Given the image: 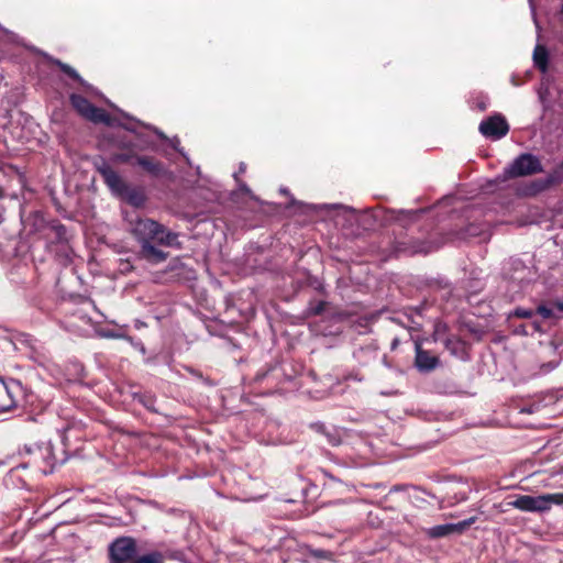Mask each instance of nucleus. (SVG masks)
<instances>
[{
  "label": "nucleus",
  "mask_w": 563,
  "mask_h": 563,
  "mask_svg": "<svg viewBox=\"0 0 563 563\" xmlns=\"http://www.w3.org/2000/svg\"><path fill=\"white\" fill-rule=\"evenodd\" d=\"M130 224L133 235L142 245L147 242L170 245L176 239L175 234L166 232L164 227L151 219H137L134 222L131 221Z\"/></svg>",
  "instance_id": "nucleus-1"
},
{
  "label": "nucleus",
  "mask_w": 563,
  "mask_h": 563,
  "mask_svg": "<svg viewBox=\"0 0 563 563\" xmlns=\"http://www.w3.org/2000/svg\"><path fill=\"white\" fill-rule=\"evenodd\" d=\"M509 505L521 511L542 512L550 510L553 505H563V493L520 495L509 501Z\"/></svg>",
  "instance_id": "nucleus-2"
},
{
  "label": "nucleus",
  "mask_w": 563,
  "mask_h": 563,
  "mask_svg": "<svg viewBox=\"0 0 563 563\" xmlns=\"http://www.w3.org/2000/svg\"><path fill=\"white\" fill-rule=\"evenodd\" d=\"M71 104L86 119L95 123L112 124L110 117L101 109L92 106L87 99L78 95H71Z\"/></svg>",
  "instance_id": "nucleus-3"
},
{
  "label": "nucleus",
  "mask_w": 563,
  "mask_h": 563,
  "mask_svg": "<svg viewBox=\"0 0 563 563\" xmlns=\"http://www.w3.org/2000/svg\"><path fill=\"white\" fill-rule=\"evenodd\" d=\"M135 552V541L129 537L119 538L110 545V558L112 563L128 562L134 556Z\"/></svg>",
  "instance_id": "nucleus-4"
},
{
  "label": "nucleus",
  "mask_w": 563,
  "mask_h": 563,
  "mask_svg": "<svg viewBox=\"0 0 563 563\" xmlns=\"http://www.w3.org/2000/svg\"><path fill=\"white\" fill-rule=\"evenodd\" d=\"M21 394V385L15 380H3L0 377V413L8 412L16 406V396Z\"/></svg>",
  "instance_id": "nucleus-5"
},
{
  "label": "nucleus",
  "mask_w": 563,
  "mask_h": 563,
  "mask_svg": "<svg viewBox=\"0 0 563 563\" xmlns=\"http://www.w3.org/2000/svg\"><path fill=\"white\" fill-rule=\"evenodd\" d=\"M541 170L539 159L530 154L519 156L507 169L509 176H526Z\"/></svg>",
  "instance_id": "nucleus-6"
},
{
  "label": "nucleus",
  "mask_w": 563,
  "mask_h": 563,
  "mask_svg": "<svg viewBox=\"0 0 563 563\" xmlns=\"http://www.w3.org/2000/svg\"><path fill=\"white\" fill-rule=\"evenodd\" d=\"M509 126L501 115H494L479 124L481 133L494 140H498L507 134Z\"/></svg>",
  "instance_id": "nucleus-7"
},
{
  "label": "nucleus",
  "mask_w": 563,
  "mask_h": 563,
  "mask_svg": "<svg viewBox=\"0 0 563 563\" xmlns=\"http://www.w3.org/2000/svg\"><path fill=\"white\" fill-rule=\"evenodd\" d=\"M97 169L111 191L117 196H123L126 185L121 177L104 162L98 164Z\"/></svg>",
  "instance_id": "nucleus-8"
},
{
  "label": "nucleus",
  "mask_w": 563,
  "mask_h": 563,
  "mask_svg": "<svg viewBox=\"0 0 563 563\" xmlns=\"http://www.w3.org/2000/svg\"><path fill=\"white\" fill-rule=\"evenodd\" d=\"M475 522V518L472 517L470 519L456 522V523H445L431 527L427 530V534L431 538H442L453 533H462L465 529H467L471 525Z\"/></svg>",
  "instance_id": "nucleus-9"
},
{
  "label": "nucleus",
  "mask_w": 563,
  "mask_h": 563,
  "mask_svg": "<svg viewBox=\"0 0 563 563\" xmlns=\"http://www.w3.org/2000/svg\"><path fill=\"white\" fill-rule=\"evenodd\" d=\"M439 364L438 357L422 350L419 344L416 345V366L421 372L434 369Z\"/></svg>",
  "instance_id": "nucleus-10"
},
{
  "label": "nucleus",
  "mask_w": 563,
  "mask_h": 563,
  "mask_svg": "<svg viewBox=\"0 0 563 563\" xmlns=\"http://www.w3.org/2000/svg\"><path fill=\"white\" fill-rule=\"evenodd\" d=\"M142 254L146 260L154 263L163 262L166 258L165 253L153 246L151 242L142 245Z\"/></svg>",
  "instance_id": "nucleus-11"
},
{
  "label": "nucleus",
  "mask_w": 563,
  "mask_h": 563,
  "mask_svg": "<svg viewBox=\"0 0 563 563\" xmlns=\"http://www.w3.org/2000/svg\"><path fill=\"white\" fill-rule=\"evenodd\" d=\"M533 62L541 71H545L548 67V52L542 45H537L533 51Z\"/></svg>",
  "instance_id": "nucleus-12"
},
{
  "label": "nucleus",
  "mask_w": 563,
  "mask_h": 563,
  "mask_svg": "<svg viewBox=\"0 0 563 563\" xmlns=\"http://www.w3.org/2000/svg\"><path fill=\"white\" fill-rule=\"evenodd\" d=\"M121 197L134 207H142L145 202V196L143 192L135 189H129L128 187L126 191Z\"/></svg>",
  "instance_id": "nucleus-13"
},
{
  "label": "nucleus",
  "mask_w": 563,
  "mask_h": 563,
  "mask_svg": "<svg viewBox=\"0 0 563 563\" xmlns=\"http://www.w3.org/2000/svg\"><path fill=\"white\" fill-rule=\"evenodd\" d=\"M133 563H163V555L159 552H151L137 558Z\"/></svg>",
  "instance_id": "nucleus-14"
},
{
  "label": "nucleus",
  "mask_w": 563,
  "mask_h": 563,
  "mask_svg": "<svg viewBox=\"0 0 563 563\" xmlns=\"http://www.w3.org/2000/svg\"><path fill=\"white\" fill-rule=\"evenodd\" d=\"M137 163L140 166H142L144 169H146L147 172H150L152 174H158L161 172V166L150 158H146V157L139 158Z\"/></svg>",
  "instance_id": "nucleus-15"
},
{
  "label": "nucleus",
  "mask_w": 563,
  "mask_h": 563,
  "mask_svg": "<svg viewBox=\"0 0 563 563\" xmlns=\"http://www.w3.org/2000/svg\"><path fill=\"white\" fill-rule=\"evenodd\" d=\"M538 313H539L543 319L556 318V314H555L554 309L549 308V307H545V306H540V307L538 308Z\"/></svg>",
  "instance_id": "nucleus-16"
},
{
  "label": "nucleus",
  "mask_w": 563,
  "mask_h": 563,
  "mask_svg": "<svg viewBox=\"0 0 563 563\" xmlns=\"http://www.w3.org/2000/svg\"><path fill=\"white\" fill-rule=\"evenodd\" d=\"M533 312L529 309L518 308L515 310V316L519 318H530Z\"/></svg>",
  "instance_id": "nucleus-17"
},
{
  "label": "nucleus",
  "mask_w": 563,
  "mask_h": 563,
  "mask_svg": "<svg viewBox=\"0 0 563 563\" xmlns=\"http://www.w3.org/2000/svg\"><path fill=\"white\" fill-rule=\"evenodd\" d=\"M62 69L74 78H79L78 74L69 66L60 64Z\"/></svg>",
  "instance_id": "nucleus-18"
},
{
  "label": "nucleus",
  "mask_w": 563,
  "mask_h": 563,
  "mask_svg": "<svg viewBox=\"0 0 563 563\" xmlns=\"http://www.w3.org/2000/svg\"><path fill=\"white\" fill-rule=\"evenodd\" d=\"M313 554L316 556H319V558H323L324 556V553L322 551H316Z\"/></svg>",
  "instance_id": "nucleus-19"
},
{
  "label": "nucleus",
  "mask_w": 563,
  "mask_h": 563,
  "mask_svg": "<svg viewBox=\"0 0 563 563\" xmlns=\"http://www.w3.org/2000/svg\"><path fill=\"white\" fill-rule=\"evenodd\" d=\"M556 308L563 312V303L558 305Z\"/></svg>",
  "instance_id": "nucleus-20"
}]
</instances>
